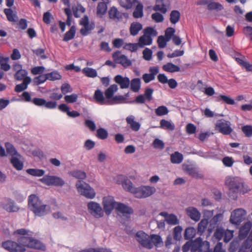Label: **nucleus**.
I'll use <instances>...</instances> for the list:
<instances>
[{"label": "nucleus", "instance_id": "9d476101", "mask_svg": "<svg viewBox=\"0 0 252 252\" xmlns=\"http://www.w3.org/2000/svg\"><path fill=\"white\" fill-rule=\"evenodd\" d=\"M87 207L89 212L95 218H100L103 217L104 212L99 203L94 201H90L88 203Z\"/></svg>", "mask_w": 252, "mask_h": 252}, {"label": "nucleus", "instance_id": "a211bd4d", "mask_svg": "<svg viewBox=\"0 0 252 252\" xmlns=\"http://www.w3.org/2000/svg\"><path fill=\"white\" fill-rule=\"evenodd\" d=\"M187 215L193 220L198 221L201 217L199 211L195 207H189L186 209Z\"/></svg>", "mask_w": 252, "mask_h": 252}, {"label": "nucleus", "instance_id": "09e8293b", "mask_svg": "<svg viewBox=\"0 0 252 252\" xmlns=\"http://www.w3.org/2000/svg\"><path fill=\"white\" fill-rule=\"evenodd\" d=\"M82 72L86 76L91 78H94L97 76V71L93 68L91 67H85L82 69Z\"/></svg>", "mask_w": 252, "mask_h": 252}, {"label": "nucleus", "instance_id": "20e7f679", "mask_svg": "<svg viewBox=\"0 0 252 252\" xmlns=\"http://www.w3.org/2000/svg\"><path fill=\"white\" fill-rule=\"evenodd\" d=\"M75 186L81 195L89 199H93L95 197V192L89 184L78 180L76 182Z\"/></svg>", "mask_w": 252, "mask_h": 252}, {"label": "nucleus", "instance_id": "ea45409f", "mask_svg": "<svg viewBox=\"0 0 252 252\" xmlns=\"http://www.w3.org/2000/svg\"><path fill=\"white\" fill-rule=\"evenodd\" d=\"M181 18V13L177 10H173L170 14V21L172 24H176Z\"/></svg>", "mask_w": 252, "mask_h": 252}, {"label": "nucleus", "instance_id": "5701e85b", "mask_svg": "<svg viewBox=\"0 0 252 252\" xmlns=\"http://www.w3.org/2000/svg\"><path fill=\"white\" fill-rule=\"evenodd\" d=\"M5 148L7 154L11 157L18 156L21 157V155L18 152L15 147L10 142H7L4 144Z\"/></svg>", "mask_w": 252, "mask_h": 252}, {"label": "nucleus", "instance_id": "69168bd1", "mask_svg": "<svg viewBox=\"0 0 252 252\" xmlns=\"http://www.w3.org/2000/svg\"><path fill=\"white\" fill-rule=\"evenodd\" d=\"M162 14V13L159 12L154 13L152 14L151 18L156 23H158L162 22L164 20V18Z\"/></svg>", "mask_w": 252, "mask_h": 252}, {"label": "nucleus", "instance_id": "603ef678", "mask_svg": "<svg viewBox=\"0 0 252 252\" xmlns=\"http://www.w3.org/2000/svg\"><path fill=\"white\" fill-rule=\"evenodd\" d=\"M239 238H235L229 245L228 251L229 252H235L239 247L240 241Z\"/></svg>", "mask_w": 252, "mask_h": 252}, {"label": "nucleus", "instance_id": "1a4fd4ad", "mask_svg": "<svg viewBox=\"0 0 252 252\" xmlns=\"http://www.w3.org/2000/svg\"><path fill=\"white\" fill-rule=\"evenodd\" d=\"M117 202L115 201L113 196H108L103 198L102 205L103 206V212H105L106 215L109 216L112 213L113 210L117 205Z\"/></svg>", "mask_w": 252, "mask_h": 252}, {"label": "nucleus", "instance_id": "f03ea898", "mask_svg": "<svg viewBox=\"0 0 252 252\" xmlns=\"http://www.w3.org/2000/svg\"><path fill=\"white\" fill-rule=\"evenodd\" d=\"M28 208L35 216L42 217L48 214L50 207L45 204L39 197L34 194H31L28 197Z\"/></svg>", "mask_w": 252, "mask_h": 252}, {"label": "nucleus", "instance_id": "7ed1b4c3", "mask_svg": "<svg viewBox=\"0 0 252 252\" xmlns=\"http://www.w3.org/2000/svg\"><path fill=\"white\" fill-rule=\"evenodd\" d=\"M129 95H93V100L99 105H112L127 102Z\"/></svg>", "mask_w": 252, "mask_h": 252}, {"label": "nucleus", "instance_id": "aec40b11", "mask_svg": "<svg viewBox=\"0 0 252 252\" xmlns=\"http://www.w3.org/2000/svg\"><path fill=\"white\" fill-rule=\"evenodd\" d=\"M1 206L8 212H16L19 210V208L15 204L14 201L11 199H8L7 202L3 203Z\"/></svg>", "mask_w": 252, "mask_h": 252}, {"label": "nucleus", "instance_id": "a18cd8bd", "mask_svg": "<svg viewBox=\"0 0 252 252\" xmlns=\"http://www.w3.org/2000/svg\"><path fill=\"white\" fill-rule=\"evenodd\" d=\"M95 27V23L94 22H92L91 23L89 22V24L86 25L85 28H82L80 30V34L83 36L87 35L90 32L94 29Z\"/></svg>", "mask_w": 252, "mask_h": 252}, {"label": "nucleus", "instance_id": "338daca9", "mask_svg": "<svg viewBox=\"0 0 252 252\" xmlns=\"http://www.w3.org/2000/svg\"><path fill=\"white\" fill-rule=\"evenodd\" d=\"M224 229L222 227H218L214 233V237L218 240L220 241L221 240L224 235Z\"/></svg>", "mask_w": 252, "mask_h": 252}, {"label": "nucleus", "instance_id": "412c9836", "mask_svg": "<svg viewBox=\"0 0 252 252\" xmlns=\"http://www.w3.org/2000/svg\"><path fill=\"white\" fill-rule=\"evenodd\" d=\"M116 210L123 215H130L133 213V210L131 207L121 202H118Z\"/></svg>", "mask_w": 252, "mask_h": 252}, {"label": "nucleus", "instance_id": "2f4dec72", "mask_svg": "<svg viewBox=\"0 0 252 252\" xmlns=\"http://www.w3.org/2000/svg\"><path fill=\"white\" fill-rule=\"evenodd\" d=\"M139 44L140 48H144L145 45H150L153 43V38L150 36H147L144 34L141 36L139 39Z\"/></svg>", "mask_w": 252, "mask_h": 252}, {"label": "nucleus", "instance_id": "f3484780", "mask_svg": "<svg viewBox=\"0 0 252 252\" xmlns=\"http://www.w3.org/2000/svg\"><path fill=\"white\" fill-rule=\"evenodd\" d=\"M252 226V223L250 221H247L240 227L238 235L240 240H242L247 236Z\"/></svg>", "mask_w": 252, "mask_h": 252}, {"label": "nucleus", "instance_id": "39448f33", "mask_svg": "<svg viewBox=\"0 0 252 252\" xmlns=\"http://www.w3.org/2000/svg\"><path fill=\"white\" fill-rule=\"evenodd\" d=\"M156 191L154 187L150 186H141L138 188L134 187L132 193L135 197L143 198L148 197L153 194Z\"/></svg>", "mask_w": 252, "mask_h": 252}, {"label": "nucleus", "instance_id": "a19ab883", "mask_svg": "<svg viewBox=\"0 0 252 252\" xmlns=\"http://www.w3.org/2000/svg\"><path fill=\"white\" fill-rule=\"evenodd\" d=\"M207 9L210 11L216 10L217 11H220L223 9V6L220 2L211 1L207 5Z\"/></svg>", "mask_w": 252, "mask_h": 252}, {"label": "nucleus", "instance_id": "052dcab7", "mask_svg": "<svg viewBox=\"0 0 252 252\" xmlns=\"http://www.w3.org/2000/svg\"><path fill=\"white\" fill-rule=\"evenodd\" d=\"M45 70V67L43 66H36L33 67L31 69V73L34 75L43 74Z\"/></svg>", "mask_w": 252, "mask_h": 252}, {"label": "nucleus", "instance_id": "13d9d810", "mask_svg": "<svg viewBox=\"0 0 252 252\" xmlns=\"http://www.w3.org/2000/svg\"><path fill=\"white\" fill-rule=\"evenodd\" d=\"M166 221L169 225H174L179 223V220L177 217L173 214H169L168 217L166 219Z\"/></svg>", "mask_w": 252, "mask_h": 252}, {"label": "nucleus", "instance_id": "ddd939ff", "mask_svg": "<svg viewBox=\"0 0 252 252\" xmlns=\"http://www.w3.org/2000/svg\"><path fill=\"white\" fill-rule=\"evenodd\" d=\"M157 4L153 7V9L156 12H160L165 14L167 11V7L170 5L169 0H156Z\"/></svg>", "mask_w": 252, "mask_h": 252}, {"label": "nucleus", "instance_id": "9b49d317", "mask_svg": "<svg viewBox=\"0 0 252 252\" xmlns=\"http://www.w3.org/2000/svg\"><path fill=\"white\" fill-rule=\"evenodd\" d=\"M121 51L117 50L112 54V58L115 63L121 64L123 67H127L131 66L132 64L131 61L128 59L127 57L124 54L119 55Z\"/></svg>", "mask_w": 252, "mask_h": 252}, {"label": "nucleus", "instance_id": "bf43d9fd", "mask_svg": "<svg viewBox=\"0 0 252 252\" xmlns=\"http://www.w3.org/2000/svg\"><path fill=\"white\" fill-rule=\"evenodd\" d=\"M8 57H5L4 58H2V60H0V68L2 70L5 71H8L11 68L10 64L8 63Z\"/></svg>", "mask_w": 252, "mask_h": 252}, {"label": "nucleus", "instance_id": "6ab92c4d", "mask_svg": "<svg viewBox=\"0 0 252 252\" xmlns=\"http://www.w3.org/2000/svg\"><path fill=\"white\" fill-rule=\"evenodd\" d=\"M58 109L63 113H66L67 115L71 118H76L80 116V113L77 111H69V107L64 103L61 104L58 106Z\"/></svg>", "mask_w": 252, "mask_h": 252}, {"label": "nucleus", "instance_id": "79ce46f5", "mask_svg": "<svg viewBox=\"0 0 252 252\" xmlns=\"http://www.w3.org/2000/svg\"><path fill=\"white\" fill-rule=\"evenodd\" d=\"M32 246L30 248L40 250L42 251H45L46 250V246L39 240L33 239L32 241Z\"/></svg>", "mask_w": 252, "mask_h": 252}, {"label": "nucleus", "instance_id": "864d4df0", "mask_svg": "<svg viewBox=\"0 0 252 252\" xmlns=\"http://www.w3.org/2000/svg\"><path fill=\"white\" fill-rule=\"evenodd\" d=\"M160 127L162 128H166L171 131H173L175 129L174 124L165 119L160 121Z\"/></svg>", "mask_w": 252, "mask_h": 252}, {"label": "nucleus", "instance_id": "5fc2aeb1", "mask_svg": "<svg viewBox=\"0 0 252 252\" xmlns=\"http://www.w3.org/2000/svg\"><path fill=\"white\" fill-rule=\"evenodd\" d=\"M144 34L147 36H150L151 37L156 36L158 32L154 27H147L143 30Z\"/></svg>", "mask_w": 252, "mask_h": 252}, {"label": "nucleus", "instance_id": "6e6d98bb", "mask_svg": "<svg viewBox=\"0 0 252 252\" xmlns=\"http://www.w3.org/2000/svg\"><path fill=\"white\" fill-rule=\"evenodd\" d=\"M96 137L101 140H104L108 137V131L104 128L100 127L96 130Z\"/></svg>", "mask_w": 252, "mask_h": 252}, {"label": "nucleus", "instance_id": "2eb2a0df", "mask_svg": "<svg viewBox=\"0 0 252 252\" xmlns=\"http://www.w3.org/2000/svg\"><path fill=\"white\" fill-rule=\"evenodd\" d=\"M32 81V79L30 77H27L23 80L22 83L16 85L15 91L18 93L23 92L21 94H32L28 92L24 91L27 89L28 85L31 83Z\"/></svg>", "mask_w": 252, "mask_h": 252}, {"label": "nucleus", "instance_id": "58836bf2", "mask_svg": "<svg viewBox=\"0 0 252 252\" xmlns=\"http://www.w3.org/2000/svg\"><path fill=\"white\" fill-rule=\"evenodd\" d=\"M143 16V4L142 3H138L136 5L133 12V17L134 18H141Z\"/></svg>", "mask_w": 252, "mask_h": 252}, {"label": "nucleus", "instance_id": "3c124183", "mask_svg": "<svg viewBox=\"0 0 252 252\" xmlns=\"http://www.w3.org/2000/svg\"><path fill=\"white\" fill-rule=\"evenodd\" d=\"M122 186L125 190L130 192L131 193L134 188L131 181L128 179H125L122 182Z\"/></svg>", "mask_w": 252, "mask_h": 252}, {"label": "nucleus", "instance_id": "f704fd0d", "mask_svg": "<svg viewBox=\"0 0 252 252\" xmlns=\"http://www.w3.org/2000/svg\"><path fill=\"white\" fill-rule=\"evenodd\" d=\"M108 2H100L98 3L96 8V14L102 17V15L106 14L107 11V3Z\"/></svg>", "mask_w": 252, "mask_h": 252}, {"label": "nucleus", "instance_id": "de8ad7c7", "mask_svg": "<svg viewBox=\"0 0 252 252\" xmlns=\"http://www.w3.org/2000/svg\"><path fill=\"white\" fill-rule=\"evenodd\" d=\"M26 172L29 174L35 177L42 176L45 173L44 170L36 168H29L26 170Z\"/></svg>", "mask_w": 252, "mask_h": 252}, {"label": "nucleus", "instance_id": "e433bc0d", "mask_svg": "<svg viewBox=\"0 0 252 252\" xmlns=\"http://www.w3.org/2000/svg\"><path fill=\"white\" fill-rule=\"evenodd\" d=\"M196 229L193 227L186 228L184 232V239L186 240H192L196 235Z\"/></svg>", "mask_w": 252, "mask_h": 252}, {"label": "nucleus", "instance_id": "473e14b6", "mask_svg": "<svg viewBox=\"0 0 252 252\" xmlns=\"http://www.w3.org/2000/svg\"><path fill=\"white\" fill-rule=\"evenodd\" d=\"M143 28L142 25L139 22H133L131 24L129 28V32L130 35L132 36L136 35L139 31Z\"/></svg>", "mask_w": 252, "mask_h": 252}, {"label": "nucleus", "instance_id": "a878e982", "mask_svg": "<svg viewBox=\"0 0 252 252\" xmlns=\"http://www.w3.org/2000/svg\"><path fill=\"white\" fill-rule=\"evenodd\" d=\"M3 12L9 22H16L17 21L18 16L17 15V12L15 10L14 11L11 8H5Z\"/></svg>", "mask_w": 252, "mask_h": 252}, {"label": "nucleus", "instance_id": "f257e3e1", "mask_svg": "<svg viewBox=\"0 0 252 252\" xmlns=\"http://www.w3.org/2000/svg\"><path fill=\"white\" fill-rule=\"evenodd\" d=\"M225 185L228 187V195L233 200H237L238 193L244 194L251 190L249 186L238 177H228L225 179Z\"/></svg>", "mask_w": 252, "mask_h": 252}, {"label": "nucleus", "instance_id": "c9c22d12", "mask_svg": "<svg viewBox=\"0 0 252 252\" xmlns=\"http://www.w3.org/2000/svg\"><path fill=\"white\" fill-rule=\"evenodd\" d=\"M150 240L152 242L153 246L156 247H161L163 245V242L161 236L157 234L150 235Z\"/></svg>", "mask_w": 252, "mask_h": 252}, {"label": "nucleus", "instance_id": "6e6552de", "mask_svg": "<svg viewBox=\"0 0 252 252\" xmlns=\"http://www.w3.org/2000/svg\"><path fill=\"white\" fill-rule=\"evenodd\" d=\"M246 211L243 209L239 208L233 211L231 214L230 221L236 225H239L245 220Z\"/></svg>", "mask_w": 252, "mask_h": 252}, {"label": "nucleus", "instance_id": "c03bdc74", "mask_svg": "<svg viewBox=\"0 0 252 252\" xmlns=\"http://www.w3.org/2000/svg\"><path fill=\"white\" fill-rule=\"evenodd\" d=\"M170 159L172 163L179 164L182 162L183 156L179 152H175L171 155Z\"/></svg>", "mask_w": 252, "mask_h": 252}, {"label": "nucleus", "instance_id": "8fccbe9b", "mask_svg": "<svg viewBox=\"0 0 252 252\" xmlns=\"http://www.w3.org/2000/svg\"><path fill=\"white\" fill-rule=\"evenodd\" d=\"M70 174L73 177L81 180H84L86 178V173L81 170H76L71 171Z\"/></svg>", "mask_w": 252, "mask_h": 252}, {"label": "nucleus", "instance_id": "b1692460", "mask_svg": "<svg viewBox=\"0 0 252 252\" xmlns=\"http://www.w3.org/2000/svg\"><path fill=\"white\" fill-rule=\"evenodd\" d=\"M12 69L13 71H16L14 74V78L16 80L20 81L21 80V78H19L18 76V74H19L21 72H23L25 75L27 73H28L27 70L25 69H22V65L18 63H14L13 65Z\"/></svg>", "mask_w": 252, "mask_h": 252}, {"label": "nucleus", "instance_id": "72a5a7b5", "mask_svg": "<svg viewBox=\"0 0 252 252\" xmlns=\"http://www.w3.org/2000/svg\"><path fill=\"white\" fill-rule=\"evenodd\" d=\"M162 69L166 72L171 73L181 71V68L172 63H168L164 64L162 66Z\"/></svg>", "mask_w": 252, "mask_h": 252}, {"label": "nucleus", "instance_id": "bb28decb", "mask_svg": "<svg viewBox=\"0 0 252 252\" xmlns=\"http://www.w3.org/2000/svg\"><path fill=\"white\" fill-rule=\"evenodd\" d=\"M130 89L133 93H138L141 89V81L139 78H135L130 80Z\"/></svg>", "mask_w": 252, "mask_h": 252}, {"label": "nucleus", "instance_id": "0e129e2a", "mask_svg": "<svg viewBox=\"0 0 252 252\" xmlns=\"http://www.w3.org/2000/svg\"><path fill=\"white\" fill-rule=\"evenodd\" d=\"M164 32V37L170 41L175 35L176 30L174 28L168 27L165 30Z\"/></svg>", "mask_w": 252, "mask_h": 252}, {"label": "nucleus", "instance_id": "f8f14e48", "mask_svg": "<svg viewBox=\"0 0 252 252\" xmlns=\"http://www.w3.org/2000/svg\"><path fill=\"white\" fill-rule=\"evenodd\" d=\"M2 247L9 252H24L26 249H24L22 246L12 240H7L2 243Z\"/></svg>", "mask_w": 252, "mask_h": 252}, {"label": "nucleus", "instance_id": "c756f323", "mask_svg": "<svg viewBox=\"0 0 252 252\" xmlns=\"http://www.w3.org/2000/svg\"><path fill=\"white\" fill-rule=\"evenodd\" d=\"M21 157L15 156L11 157L10 159V163L17 170H21L24 167L23 162L19 159Z\"/></svg>", "mask_w": 252, "mask_h": 252}, {"label": "nucleus", "instance_id": "4c0bfd02", "mask_svg": "<svg viewBox=\"0 0 252 252\" xmlns=\"http://www.w3.org/2000/svg\"><path fill=\"white\" fill-rule=\"evenodd\" d=\"M108 15L109 18L113 20L118 19L120 20L122 18V15H120L119 11L115 6H112L110 8L108 11Z\"/></svg>", "mask_w": 252, "mask_h": 252}, {"label": "nucleus", "instance_id": "4be33fe9", "mask_svg": "<svg viewBox=\"0 0 252 252\" xmlns=\"http://www.w3.org/2000/svg\"><path fill=\"white\" fill-rule=\"evenodd\" d=\"M191 243V252H203L202 247L203 241L201 237H198L194 241H190Z\"/></svg>", "mask_w": 252, "mask_h": 252}, {"label": "nucleus", "instance_id": "423d86ee", "mask_svg": "<svg viewBox=\"0 0 252 252\" xmlns=\"http://www.w3.org/2000/svg\"><path fill=\"white\" fill-rule=\"evenodd\" d=\"M45 185L48 186L63 187L65 184L64 181L58 176L46 175L39 180Z\"/></svg>", "mask_w": 252, "mask_h": 252}, {"label": "nucleus", "instance_id": "dca6fc26", "mask_svg": "<svg viewBox=\"0 0 252 252\" xmlns=\"http://www.w3.org/2000/svg\"><path fill=\"white\" fill-rule=\"evenodd\" d=\"M114 81L120 86L121 89H127L130 85V80L128 77H124L122 75L118 74L114 77Z\"/></svg>", "mask_w": 252, "mask_h": 252}, {"label": "nucleus", "instance_id": "393cba45", "mask_svg": "<svg viewBox=\"0 0 252 252\" xmlns=\"http://www.w3.org/2000/svg\"><path fill=\"white\" fill-rule=\"evenodd\" d=\"M32 237L23 236L18 238L17 242L24 249H25V247L31 248V247H32Z\"/></svg>", "mask_w": 252, "mask_h": 252}, {"label": "nucleus", "instance_id": "e2e57ef3", "mask_svg": "<svg viewBox=\"0 0 252 252\" xmlns=\"http://www.w3.org/2000/svg\"><path fill=\"white\" fill-rule=\"evenodd\" d=\"M45 74L35 77L33 79V85L38 86L47 81Z\"/></svg>", "mask_w": 252, "mask_h": 252}, {"label": "nucleus", "instance_id": "7c9ffc66", "mask_svg": "<svg viewBox=\"0 0 252 252\" xmlns=\"http://www.w3.org/2000/svg\"><path fill=\"white\" fill-rule=\"evenodd\" d=\"M120 5L125 8L126 9L128 10L131 9L133 5L136 3H142L138 0H118Z\"/></svg>", "mask_w": 252, "mask_h": 252}, {"label": "nucleus", "instance_id": "774afa93", "mask_svg": "<svg viewBox=\"0 0 252 252\" xmlns=\"http://www.w3.org/2000/svg\"><path fill=\"white\" fill-rule=\"evenodd\" d=\"M169 111L168 108L165 106H160L155 110V113L157 116H161L166 115Z\"/></svg>", "mask_w": 252, "mask_h": 252}, {"label": "nucleus", "instance_id": "c85d7f7f", "mask_svg": "<svg viewBox=\"0 0 252 252\" xmlns=\"http://www.w3.org/2000/svg\"><path fill=\"white\" fill-rule=\"evenodd\" d=\"M186 171L192 177L196 179H201L203 177L202 174L199 173L198 170L190 165H187L185 169Z\"/></svg>", "mask_w": 252, "mask_h": 252}, {"label": "nucleus", "instance_id": "4d7b16f0", "mask_svg": "<svg viewBox=\"0 0 252 252\" xmlns=\"http://www.w3.org/2000/svg\"><path fill=\"white\" fill-rule=\"evenodd\" d=\"M169 40L163 35H159L157 39L158 47L159 49H163L167 46V43Z\"/></svg>", "mask_w": 252, "mask_h": 252}, {"label": "nucleus", "instance_id": "680f3d73", "mask_svg": "<svg viewBox=\"0 0 252 252\" xmlns=\"http://www.w3.org/2000/svg\"><path fill=\"white\" fill-rule=\"evenodd\" d=\"M141 243L140 244L143 247L148 249H151L153 248L152 242L150 240V236L148 235V236L145 237V239L141 241Z\"/></svg>", "mask_w": 252, "mask_h": 252}, {"label": "nucleus", "instance_id": "37998d69", "mask_svg": "<svg viewBox=\"0 0 252 252\" xmlns=\"http://www.w3.org/2000/svg\"><path fill=\"white\" fill-rule=\"evenodd\" d=\"M45 78L47 80L55 81L62 78V76L58 71L55 70L50 73H45Z\"/></svg>", "mask_w": 252, "mask_h": 252}, {"label": "nucleus", "instance_id": "cd10ccee", "mask_svg": "<svg viewBox=\"0 0 252 252\" xmlns=\"http://www.w3.org/2000/svg\"><path fill=\"white\" fill-rule=\"evenodd\" d=\"M76 33V28L75 26H71L69 30L66 32L63 35V40L64 42H67L73 39Z\"/></svg>", "mask_w": 252, "mask_h": 252}, {"label": "nucleus", "instance_id": "0eeeda50", "mask_svg": "<svg viewBox=\"0 0 252 252\" xmlns=\"http://www.w3.org/2000/svg\"><path fill=\"white\" fill-rule=\"evenodd\" d=\"M189 88L192 90L196 89L198 91L203 93L204 94H215L214 88L203 83L201 80H198L196 84L191 83Z\"/></svg>", "mask_w": 252, "mask_h": 252}, {"label": "nucleus", "instance_id": "49530a36", "mask_svg": "<svg viewBox=\"0 0 252 252\" xmlns=\"http://www.w3.org/2000/svg\"><path fill=\"white\" fill-rule=\"evenodd\" d=\"M183 230V228L180 225H178L175 227L173 230V239L177 241H179L182 238L181 233Z\"/></svg>", "mask_w": 252, "mask_h": 252}, {"label": "nucleus", "instance_id": "4468645a", "mask_svg": "<svg viewBox=\"0 0 252 252\" xmlns=\"http://www.w3.org/2000/svg\"><path fill=\"white\" fill-rule=\"evenodd\" d=\"M228 122L223 119L219 120L216 124V128L219 131L225 135H228L232 131V129L228 124Z\"/></svg>", "mask_w": 252, "mask_h": 252}]
</instances>
